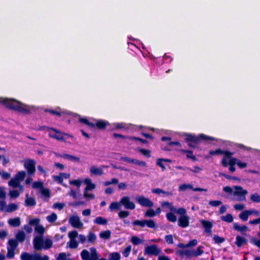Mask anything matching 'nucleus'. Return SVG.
<instances>
[{"label":"nucleus","mask_w":260,"mask_h":260,"mask_svg":"<svg viewBox=\"0 0 260 260\" xmlns=\"http://www.w3.org/2000/svg\"><path fill=\"white\" fill-rule=\"evenodd\" d=\"M179 151L183 153H186L187 158L191 159L193 161H195L197 160L196 156L193 155V152L191 150L180 149Z\"/></svg>","instance_id":"nucleus-23"},{"label":"nucleus","mask_w":260,"mask_h":260,"mask_svg":"<svg viewBox=\"0 0 260 260\" xmlns=\"http://www.w3.org/2000/svg\"><path fill=\"white\" fill-rule=\"evenodd\" d=\"M36 161L34 159H28L25 161L24 167L27 171L29 175H34L36 172Z\"/></svg>","instance_id":"nucleus-7"},{"label":"nucleus","mask_w":260,"mask_h":260,"mask_svg":"<svg viewBox=\"0 0 260 260\" xmlns=\"http://www.w3.org/2000/svg\"><path fill=\"white\" fill-rule=\"evenodd\" d=\"M120 203L126 209L133 210L135 208V204L131 202L130 198L128 196L122 197L120 200Z\"/></svg>","instance_id":"nucleus-10"},{"label":"nucleus","mask_w":260,"mask_h":260,"mask_svg":"<svg viewBox=\"0 0 260 260\" xmlns=\"http://www.w3.org/2000/svg\"><path fill=\"white\" fill-rule=\"evenodd\" d=\"M137 150L141 153L144 156H146L147 158H149L151 157V151L149 149H145L143 148H137Z\"/></svg>","instance_id":"nucleus-35"},{"label":"nucleus","mask_w":260,"mask_h":260,"mask_svg":"<svg viewBox=\"0 0 260 260\" xmlns=\"http://www.w3.org/2000/svg\"><path fill=\"white\" fill-rule=\"evenodd\" d=\"M250 199L254 203H260V195L257 193L252 194L250 196Z\"/></svg>","instance_id":"nucleus-49"},{"label":"nucleus","mask_w":260,"mask_h":260,"mask_svg":"<svg viewBox=\"0 0 260 260\" xmlns=\"http://www.w3.org/2000/svg\"><path fill=\"white\" fill-rule=\"evenodd\" d=\"M236 164L238 165L239 168L243 169L247 167V164L245 162H242L240 160L237 159L236 161Z\"/></svg>","instance_id":"nucleus-63"},{"label":"nucleus","mask_w":260,"mask_h":260,"mask_svg":"<svg viewBox=\"0 0 260 260\" xmlns=\"http://www.w3.org/2000/svg\"><path fill=\"white\" fill-rule=\"evenodd\" d=\"M160 250L155 245L147 246L145 249V253L150 255L157 256L160 253Z\"/></svg>","instance_id":"nucleus-11"},{"label":"nucleus","mask_w":260,"mask_h":260,"mask_svg":"<svg viewBox=\"0 0 260 260\" xmlns=\"http://www.w3.org/2000/svg\"><path fill=\"white\" fill-rule=\"evenodd\" d=\"M110 127L109 128L110 131L119 129L124 128L123 124L122 123H113L112 124H111V126H110Z\"/></svg>","instance_id":"nucleus-34"},{"label":"nucleus","mask_w":260,"mask_h":260,"mask_svg":"<svg viewBox=\"0 0 260 260\" xmlns=\"http://www.w3.org/2000/svg\"><path fill=\"white\" fill-rule=\"evenodd\" d=\"M79 121L80 122L85 124L91 127H93V128L94 127L93 123L89 121L88 120L85 118H80L79 119Z\"/></svg>","instance_id":"nucleus-47"},{"label":"nucleus","mask_w":260,"mask_h":260,"mask_svg":"<svg viewBox=\"0 0 260 260\" xmlns=\"http://www.w3.org/2000/svg\"><path fill=\"white\" fill-rule=\"evenodd\" d=\"M44 240L42 236L36 237L33 240L34 248L36 250H41L43 248Z\"/></svg>","instance_id":"nucleus-12"},{"label":"nucleus","mask_w":260,"mask_h":260,"mask_svg":"<svg viewBox=\"0 0 260 260\" xmlns=\"http://www.w3.org/2000/svg\"><path fill=\"white\" fill-rule=\"evenodd\" d=\"M184 141L187 144L190 148H197V145L200 144L202 141H214L215 139L214 137L206 136L203 134H201L198 136L194 134H185L184 135Z\"/></svg>","instance_id":"nucleus-2"},{"label":"nucleus","mask_w":260,"mask_h":260,"mask_svg":"<svg viewBox=\"0 0 260 260\" xmlns=\"http://www.w3.org/2000/svg\"><path fill=\"white\" fill-rule=\"evenodd\" d=\"M8 184L10 186L14 188H17L19 187L20 182L14 177L9 181Z\"/></svg>","instance_id":"nucleus-36"},{"label":"nucleus","mask_w":260,"mask_h":260,"mask_svg":"<svg viewBox=\"0 0 260 260\" xmlns=\"http://www.w3.org/2000/svg\"><path fill=\"white\" fill-rule=\"evenodd\" d=\"M90 172L95 175H102L103 174V171L102 169L98 168L95 166H92L90 168Z\"/></svg>","instance_id":"nucleus-26"},{"label":"nucleus","mask_w":260,"mask_h":260,"mask_svg":"<svg viewBox=\"0 0 260 260\" xmlns=\"http://www.w3.org/2000/svg\"><path fill=\"white\" fill-rule=\"evenodd\" d=\"M162 158H158L156 162V165L161 168L162 171L166 170V168L165 165L163 164Z\"/></svg>","instance_id":"nucleus-58"},{"label":"nucleus","mask_w":260,"mask_h":260,"mask_svg":"<svg viewBox=\"0 0 260 260\" xmlns=\"http://www.w3.org/2000/svg\"><path fill=\"white\" fill-rule=\"evenodd\" d=\"M176 254L180 256L186 255L188 257H190V250H178L176 251Z\"/></svg>","instance_id":"nucleus-45"},{"label":"nucleus","mask_w":260,"mask_h":260,"mask_svg":"<svg viewBox=\"0 0 260 260\" xmlns=\"http://www.w3.org/2000/svg\"><path fill=\"white\" fill-rule=\"evenodd\" d=\"M132 246L131 245L127 246L125 249L122 251V255L124 257H127L129 255L131 251Z\"/></svg>","instance_id":"nucleus-55"},{"label":"nucleus","mask_w":260,"mask_h":260,"mask_svg":"<svg viewBox=\"0 0 260 260\" xmlns=\"http://www.w3.org/2000/svg\"><path fill=\"white\" fill-rule=\"evenodd\" d=\"M41 193L44 197L49 198L50 197V190L48 188H42L41 189Z\"/></svg>","instance_id":"nucleus-57"},{"label":"nucleus","mask_w":260,"mask_h":260,"mask_svg":"<svg viewBox=\"0 0 260 260\" xmlns=\"http://www.w3.org/2000/svg\"><path fill=\"white\" fill-rule=\"evenodd\" d=\"M11 198H17L19 196V192L17 190H11L9 192Z\"/></svg>","instance_id":"nucleus-59"},{"label":"nucleus","mask_w":260,"mask_h":260,"mask_svg":"<svg viewBox=\"0 0 260 260\" xmlns=\"http://www.w3.org/2000/svg\"><path fill=\"white\" fill-rule=\"evenodd\" d=\"M198 243V241L196 239H193L188 242L186 244H184L182 243H180L178 244L177 246L179 248H184L187 247H190L196 246Z\"/></svg>","instance_id":"nucleus-21"},{"label":"nucleus","mask_w":260,"mask_h":260,"mask_svg":"<svg viewBox=\"0 0 260 260\" xmlns=\"http://www.w3.org/2000/svg\"><path fill=\"white\" fill-rule=\"evenodd\" d=\"M171 211L173 212H176L177 214L180 215V216H187L186 215V210L184 208H179L177 209L175 207H171Z\"/></svg>","instance_id":"nucleus-25"},{"label":"nucleus","mask_w":260,"mask_h":260,"mask_svg":"<svg viewBox=\"0 0 260 260\" xmlns=\"http://www.w3.org/2000/svg\"><path fill=\"white\" fill-rule=\"evenodd\" d=\"M68 236L70 239H75L78 236V232L76 231H72L69 233Z\"/></svg>","instance_id":"nucleus-64"},{"label":"nucleus","mask_w":260,"mask_h":260,"mask_svg":"<svg viewBox=\"0 0 260 260\" xmlns=\"http://www.w3.org/2000/svg\"><path fill=\"white\" fill-rule=\"evenodd\" d=\"M52 241L49 239H47L44 240L43 248L48 249L52 246Z\"/></svg>","instance_id":"nucleus-44"},{"label":"nucleus","mask_w":260,"mask_h":260,"mask_svg":"<svg viewBox=\"0 0 260 260\" xmlns=\"http://www.w3.org/2000/svg\"><path fill=\"white\" fill-rule=\"evenodd\" d=\"M247 243V240L243 237L237 236L236 238L235 244L238 247H241L243 245H246Z\"/></svg>","instance_id":"nucleus-19"},{"label":"nucleus","mask_w":260,"mask_h":260,"mask_svg":"<svg viewBox=\"0 0 260 260\" xmlns=\"http://www.w3.org/2000/svg\"><path fill=\"white\" fill-rule=\"evenodd\" d=\"M130 212L128 211H120L118 213V217L121 218H125L129 216Z\"/></svg>","instance_id":"nucleus-53"},{"label":"nucleus","mask_w":260,"mask_h":260,"mask_svg":"<svg viewBox=\"0 0 260 260\" xmlns=\"http://www.w3.org/2000/svg\"><path fill=\"white\" fill-rule=\"evenodd\" d=\"M21 260H49L47 255H44L43 257L38 253L30 254L26 252H23L20 255Z\"/></svg>","instance_id":"nucleus-4"},{"label":"nucleus","mask_w":260,"mask_h":260,"mask_svg":"<svg viewBox=\"0 0 260 260\" xmlns=\"http://www.w3.org/2000/svg\"><path fill=\"white\" fill-rule=\"evenodd\" d=\"M60 157L64 159H68L69 160H71L74 162L80 161V158L79 157L68 154H62V155H60Z\"/></svg>","instance_id":"nucleus-22"},{"label":"nucleus","mask_w":260,"mask_h":260,"mask_svg":"<svg viewBox=\"0 0 260 260\" xmlns=\"http://www.w3.org/2000/svg\"><path fill=\"white\" fill-rule=\"evenodd\" d=\"M253 211H254V212L256 214V215H258L259 214L258 211L257 210H245V211L242 212L239 214V217L242 220L247 221L248 220L249 215H250V214H252L253 213Z\"/></svg>","instance_id":"nucleus-17"},{"label":"nucleus","mask_w":260,"mask_h":260,"mask_svg":"<svg viewBox=\"0 0 260 260\" xmlns=\"http://www.w3.org/2000/svg\"><path fill=\"white\" fill-rule=\"evenodd\" d=\"M40 220L39 218H34L29 220V224L30 225H38L40 223Z\"/></svg>","instance_id":"nucleus-62"},{"label":"nucleus","mask_w":260,"mask_h":260,"mask_svg":"<svg viewBox=\"0 0 260 260\" xmlns=\"http://www.w3.org/2000/svg\"><path fill=\"white\" fill-rule=\"evenodd\" d=\"M35 231L42 236L45 232V229L43 225L39 224L35 226Z\"/></svg>","instance_id":"nucleus-52"},{"label":"nucleus","mask_w":260,"mask_h":260,"mask_svg":"<svg viewBox=\"0 0 260 260\" xmlns=\"http://www.w3.org/2000/svg\"><path fill=\"white\" fill-rule=\"evenodd\" d=\"M69 222L71 225L75 228L80 229L83 226L82 222L77 216H73L69 219Z\"/></svg>","instance_id":"nucleus-13"},{"label":"nucleus","mask_w":260,"mask_h":260,"mask_svg":"<svg viewBox=\"0 0 260 260\" xmlns=\"http://www.w3.org/2000/svg\"><path fill=\"white\" fill-rule=\"evenodd\" d=\"M81 256L82 260H87L90 258L89 253L88 250L84 249L81 252Z\"/></svg>","instance_id":"nucleus-48"},{"label":"nucleus","mask_w":260,"mask_h":260,"mask_svg":"<svg viewBox=\"0 0 260 260\" xmlns=\"http://www.w3.org/2000/svg\"><path fill=\"white\" fill-rule=\"evenodd\" d=\"M16 240L20 243L23 242L25 239V234L22 231H19L16 235Z\"/></svg>","instance_id":"nucleus-28"},{"label":"nucleus","mask_w":260,"mask_h":260,"mask_svg":"<svg viewBox=\"0 0 260 260\" xmlns=\"http://www.w3.org/2000/svg\"><path fill=\"white\" fill-rule=\"evenodd\" d=\"M111 232L109 230L102 232L100 233V237L103 239H108L110 238Z\"/></svg>","instance_id":"nucleus-39"},{"label":"nucleus","mask_w":260,"mask_h":260,"mask_svg":"<svg viewBox=\"0 0 260 260\" xmlns=\"http://www.w3.org/2000/svg\"><path fill=\"white\" fill-rule=\"evenodd\" d=\"M15 250L7 248V257L8 258H12L15 256Z\"/></svg>","instance_id":"nucleus-56"},{"label":"nucleus","mask_w":260,"mask_h":260,"mask_svg":"<svg viewBox=\"0 0 260 260\" xmlns=\"http://www.w3.org/2000/svg\"><path fill=\"white\" fill-rule=\"evenodd\" d=\"M18 209V206L14 203L9 204L7 206L6 210L7 212H12L14 211L17 210Z\"/></svg>","instance_id":"nucleus-37"},{"label":"nucleus","mask_w":260,"mask_h":260,"mask_svg":"<svg viewBox=\"0 0 260 260\" xmlns=\"http://www.w3.org/2000/svg\"><path fill=\"white\" fill-rule=\"evenodd\" d=\"M25 204L26 206L33 207L36 205V201L34 198H27L25 200Z\"/></svg>","instance_id":"nucleus-31"},{"label":"nucleus","mask_w":260,"mask_h":260,"mask_svg":"<svg viewBox=\"0 0 260 260\" xmlns=\"http://www.w3.org/2000/svg\"><path fill=\"white\" fill-rule=\"evenodd\" d=\"M200 222L204 228L205 232L207 233H211L212 232L213 224L211 221L205 219H202L200 220Z\"/></svg>","instance_id":"nucleus-16"},{"label":"nucleus","mask_w":260,"mask_h":260,"mask_svg":"<svg viewBox=\"0 0 260 260\" xmlns=\"http://www.w3.org/2000/svg\"><path fill=\"white\" fill-rule=\"evenodd\" d=\"M172 212H173L167 213L166 214V217L169 221L174 222L177 220V217Z\"/></svg>","instance_id":"nucleus-43"},{"label":"nucleus","mask_w":260,"mask_h":260,"mask_svg":"<svg viewBox=\"0 0 260 260\" xmlns=\"http://www.w3.org/2000/svg\"><path fill=\"white\" fill-rule=\"evenodd\" d=\"M46 218L49 222L53 223L57 219V216L55 213H52L50 215L47 216Z\"/></svg>","instance_id":"nucleus-46"},{"label":"nucleus","mask_w":260,"mask_h":260,"mask_svg":"<svg viewBox=\"0 0 260 260\" xmlns=\"http://www.w3.org/2000/svg\"><path fill=\"white\" fill-rule=\"evenodd\" d=\"M120 255L118 252H115L109 254V260H120Z\"/></svg>","instance_id":"nucleus-42"},{"label":"nucleus","mask_w":260,"mask_h":260,"mask_svg":"<svg viewBox=\"0 0 260 260\" xmlns=\"http://www.w3.org/2000/svg\"><path fill=\"white\" fill-rule=\"evenodd\" d=\"M67 244H69V247L72 249L76 248L78 246V242L75 239H70Z\"/></svg>","instance_id":"nucleus-50"},{"label":"nucleus","mask_w":260,"mask_h":260,"mask_svg":"<svg viewBox=\"0 0 260 260\" xmlns=\"http://www.w3.org/2000/svg\"><path fill=\"white\" fill-rule=\"evenodd\" d=\"M90 251L91 255L90 256V258L94 260H98L99 258V255L96 249L94 247H91L90 248Z\"/></svg>","instance_id":"nucleus-40"},{"label":"nucleus","mask_w":260,"mask_h":260,"mask_svg":"<svg viewBox=\"0 0 260 260\" xmlns=\"http://www.w3.org/2000/svg\"><path fill=\"white\" fill-rule=\"evenodd\" d=\"M47 128L50 131L48 134L49 137L50 138L56 139L57 141L66 142V136L70 138H73L72 135L67 133H63L55 128L47 127Z\"/></svg>","instance_id":"nucleus-3"},{"label":"nucleus","mask_w":260,"mask_h":260,"mask_svg":"<svg viewBox=\"0 0 260 260\" xmlns=\"http://www.w3.org/2000/svg\"><path fill=\"white\" fill-rule=\"evenodd\" d=\"M131 242L135 245H137L141 242V239L137 236H133L131 239Z\"/></svg>","instance_id":"nucleus-61"},{"label":"nucleus","mask_w":260,"mask_h":260,"mask_svg":"<svg viewBox=\"0 0 260 260\" xmlns=\"http://www.w3.org/2000/svg\"><path fill=\"white\" fill-rule=\"evenodd\" d=\"M209 154L212 156L215 155H223V157L222 159H225L232 156L234 153V152L228 150H223L220 148H218L215 150H210Z\"/></svg>","instance_id":"nucleus-8"},{"label":"nucleus","mask_w":260,"mask_h":260,"mask_svg":"<svg viewBox=\"0 0 260 260\" xmlns=\"http://www.w3.org/2000/svg\"><path fill=\"white\" fill-rule=\"evenodd\" d=\"M136 201L143 207H151L153 206V203L148 198L144 196H139L136 198Z\"/></svg>","instance_id":"nucleus-9"},{"label":"nucleus","mask_w":260,"mask_h":260,"mask_svg":"<svg viewBox=\"0 0 260 260\" xmlns=\"http://www.w3.org/2000/svg\"><path fill=\"white\" fill-rule=\"evenodd\" d=\"M93 222L97 224L106 225L107 224L108 220L102 216H98L95 218Z\"/></svg>","instance_id":"nucleus-27"},{"label":"nucleus","mask_w":260,"mask_h":260,"mask_svg":"<svg viewBox=\"0 0 260 260\" xmlns=\"http://www.w3.org/2000/svg\"><path fill=\"white\" fill-rule=\"evenodd\" d=\"M188 188H192V185L191 184H183L180 185L179 187V189L180 190H185Z\"/></svg>","instance_id":"nucleus-60"},{"label":"nucleus","mask_w":260,"mask_h":260,"mask_svg":"<svg viewBox=\"0 0 260 260\" xmlns=\"http://www.w3.org/2000/svg\"><path fill=\"white\" fill-rule=\"evenodd\" d=\"M233 228L235 230L241 232L247 231L248 230V228L246 225L240 226L237 223H234Z\"/></svg>","instance_id":"nucleus-32"},{"label":"nucleus","mask_w":260,"mask_h":260,"mask_svg":"<svg viewBox=\"0 0 260 260\" xmlns=\"http://www.w3.org/2000/svg\"><path fill=\"white\" fill-rule=\"evenodd\" d=\"M189 217L187 216H180L178 218V225L182 228H185L189 225Z\"/></svg>","instance_id":"nucleus-14"},{"label":"nucleus","mask_w":260,"mask_h":260,"mask_svg":"<svg viewBox=\"0 0 260 260\" xmlns=\"http://www.w3.org/2000/svg\"><path fill=\"white\" fill-rule=\"evenodd\" d=\"M94 127L95 126L99 129H105L107 126H111V124L107 121L104 120H98L96 123H93Z\"/></svg>","instance_id":"nucleus-18"},{"label":"nucleus","mask_w":260,"mask_h":260,"mask_svg":"<svg viewBox=\"0 0 260 260\" xmlns=\"http://www.w3.org/2000/svg\"><path fill=\"white\" fill-rule=\"evenodd\" d=\"M202 248V246H199L196 250H190V257H197L201 255L204 252Z\"/></svg>","instance_id":"nucleus-20"},{"label":"nucleus","mask_w":260,"mask_h":260,"mask_svg":"<svg viewBox=\"0 0 260 260\" xmlns=\"http://www.w3.org/2000/svg\"><path fill=\"white\" fill-rule=\"evenodd\" d=\"M237 158L231 156L230 158L222 159L221 160V165L223 167H227L230 166L229 170L232 172L235 171V165L236 164Z\"/></svg>","instance_id":"nucleus-5"},{"label":"nucleus","mask_w":260,"mask_h":260,"mask_svg":"<svg viewBox=\"0 0 260 260\" xmlns=\"http://www.w3.org/2000/svg\"><path fill=\"white\" fill-rule=\"evenodd\" d=\"M87 238L88 242L92 244H94L96 240V235L92 232H89Z\"/></svg>","instance_id":"nucleus-30"},{"label":"nucleus","mask_w":260,"mask_h":260,"mask_svg":"<svg viewBox=\"0 0 260 260\" xmlns=\"http://www.w3.org/2000/svg\"><path fill=\"white\" fill-rule=\"evenodd\" d=\"M26 176V173L24 171H19L17 173L14 178L16 179L19 182L23 181Z\"/></svg>","instance_id":"nucleus-29"},{"label":"nucleus","mask_w":260,"mask_h":260,"mask_svg":"<svg viewBox=\"0 0 260 260\" xmlns=\"http://www.w3.org/2000/svg\"><path fill=\"white\" fill-rule=\"evenodd\" d=\"M121 205L120 202L119 203L118 202H112L110 205L109 208L111 211L114 210H120L121 209Z\"/></svg>","instance_id":"nucleus-41"},{"label":"nucleus","mask_w":260,"mask_h":260,"mask_svg":"<svg viewBox=\"0 0 260 260\" xmlns=\"http://www.w3.org/2000/svg\"><path fill=\"white\" fill-rule=\"evenodd\" d=\"M213 239L216 244H220L225 241V238L216 235L213 236Z\"/></svg>","instance_id":"nucleus-51"},{"label":"nucleus","mask_w":260,"mask_h":260,"mask_svg":"<svg viewBox=\"0 0 260 260\" xmlns=\"http://www.w3.org/2000/svg\"><path fill=\"white\" fill-rule=\"evenodd\" d=\"M0 103L6 108L13 110L19 113L28 114L30 113L29 106L14 99L7 98H0Z\"/></svg>","instance_id":"nucleus-1"},{"label":"nucleus","mask_w":260,"mask_h":260,"mask_svg":"<svg viewBox=\"0 0 260 260\" xmlns=\"http://www.w3.org/2000/svg\"><path fill=\"white\" fill-rule=\"evenodd\" d=\"M8 243L9 246H8L7 248L13 249H16L18 244V242L15 239H9Z\"/></svg>","instance_id":"nucleus-33"},{"label":"nucleus","mask_w":260,"mask_h":260,"mask_svg":"<svg viewBox=\"0 0 260 260\" xmlns=\"http://www.w3.org/2000/svg\"><path fill=\"white\" fill-rule=\"evenodd\" d=\"M156 215V212L152 209H149L145 213V216L149 217H152Z\"/></svg>","instance_id":"nucleus-54"},{"label":"nucleus","mask_w":260,"mask_h":260,"mask_svg":"<svg viewBox=\"0 0 260 260\" xmlns=\"http://www.w3.org/2000/svg\"><path fill=\"white\" fill-rule=\"evenodd\" d=\"M220 218L222 221L228 223H231L234 219L233 215L231 214H228L225 216H222Z\"/></svg>","instance_id":"nucleus-38"},{"label":"nucleus","mask_w":260,"mask_h":260,"mask_svg":"<svg viewBox=\"0 0 260 260\" xmlns=\"http://www.w3.org/2000/svg\"><path fill=\"white\" fill-rule=\"evenodd\" d=\"M134 225H139L141 228L147 226L149 228H155L156 227L155 222L152 219L149 220H136L133 222Z\"/></svg>","instance_id":"nucleus-6"},{"label":"nucleus","mask_w":260,"mask_h":260,"mask_svg":"<svg viewBox=\"0 0 260 260\" xmlns=\"http://www.w3.org/2000/svg\"><path fill=\"white\" fill-rule=\"evenodd\" d=\"M235 191L234 192V194L238 196L242 197L241 198V200L245 201L246 198L245 196L247 194L248 192L246 190H244L242 187L240 186H236L235 187Z\"/></svg>","instance_id":"nucleus-15"},{"label":"nucleus","mask_w":260,"mask_h":260,"mask_svg":"<svg viewBox=\"0 0 260 260\" xmlns=\"http://www.w3.org/2000/svg\"><path fill=\"white\" fill-rule=\"evenodd\" d=\"M8 223L13 227H18L20 225V219L19 217H15L14 218H10L8 220Z\"/></svg>","instance_id":"nucleus-24"}]
</instances>
